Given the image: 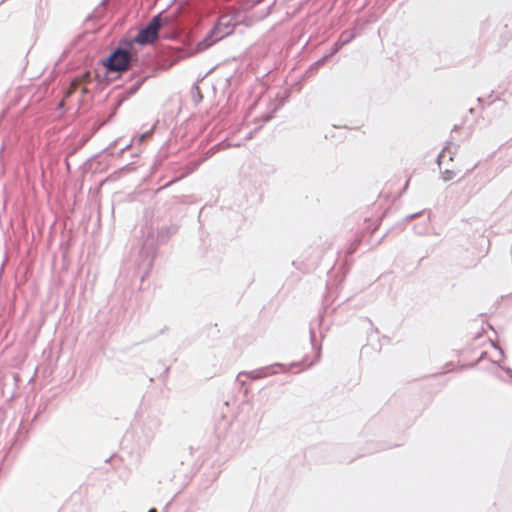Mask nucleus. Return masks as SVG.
<instances>
[{
  "label": "nucleus",
  "mask_w": 512,
  "mask_h": 512,
  "mask_svg": "<svg viewBox=\"0 0 512 512\" xmlns=\"http://www.w3.org/2000/svg\"><path fill=\"white\" fill-rule=\"evenodd\" d=\"M152 135V131L145 132L139 136L138 142L142 143L146 138Z\"/></svg>",
  "instance_id": "39448f33"
},
{
  "label": "nucleus",
  "mask_w": 512,
  "mask_h": 512,
  "mask_svg": "<svg viewBox=\"0 0 512 512\" xmlns=\"http://www.w3.org/2000/svg\"><path fill=\"white\" fill-rule=\"evenodd\" d=\"M90 82V72H85L79 77L74 78L68 90L65 93L63 100L60 102V107L64 105V102L77 90L80 89L82 94H86L88 89L86 88V84Z\"/></svg>",
  "instance_id": "20e7f679"
},
{
  "label": "nucleus",
  "mask_w": 512,
  "mask_h": 512,
  "mask_svg": "<svg viewBox=\"0 0 512 512\" xmlns=\"http://www.w3.org/2000/svg\"><path fill=\"white\" fill-rule=\"evenodd\" d=\"M168 23L167 18H163L160 14L153 17L152 20L142 29L133 39L134 43L147 45L154 43L158 38L160 28Z\"/></svg>",
  "instance_id": "f257e3e1"
},
{
  "label": "nucleus",
  "mask_w": 512,
  "mask_h": 512,
  "mask_svg": "<svg viewBox=\"0 0 512 512\" xmlns=\"http://www.w3.org/2000/svg\"><path fill=\"white\" fill-rule=\"evenodd\" d=\"M131 59L129 51L118 48L103 61V65L109 72L121 73L129 69Z\"/></svg>",
  "instance_id": "7ed1b4c3"
},
{
  "label": "nucleus",
  "mask_w": 512,
  "mask_h": 512,
  "mask_svg": "<svg viewBox=\"0 0 512 512\" xmlns=\"http://www.w3.org/2000/svg\"><path fill=\"white\" fill-rule=\"evenodd\" d=\"M234 25L235 24L232 22V18L230 16L225 15L220 17L219 22L217 23L211 34L198 44V49L205 50L216 41L231 34Z\"/></svg>",
  "instance_id": "f03ea898"
},
{
  "label": "nucleus",
  "mask_w": 512,
  "mask_h": 512,
  "mask_svg": "<svg viewBox=\"0 0 512 512\" xmlns=\"http://www.w3.org/2000/svg\"><path fill=\"white\" fill-rule=\"evenodd\" d=\"M148 512H157V510L155 508H152Z\"/></svg>",
  "instance_id": "423d86ee"
}]
</instances>
